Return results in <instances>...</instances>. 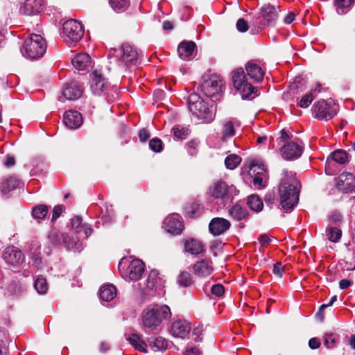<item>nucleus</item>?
<instances>
[{"label": "nucleus", "mask_w": 355, "mask_h": 355, "mask_svg": "<svg viewBox=\"0 0 355 355\" xmlns=\"http://www.w3.org/2000/svg\"><path fill=\"white\" fill-rule=\"evenodd\" d=\"M211 293L216 297H220L225 293L224 286L220 284H214L211 286Z\"/></svg>", "instance_id": "57"}, {"label": "nucleus", "mask_w": 355, "mask_h": 355, "mask_svg": "<svg viewBox=\"0 0 355 355\" xmlns=\"http://www.w3.org/2000/svg\"><path fill=\"white\" fill-rule=\"evenodd\" d=\"M91 58L87 53H78L71 60L73 67L78 70H85L89 65Z\"/></svg>", "instance_id": "25"}, {"label": "nucleus", "mask_w": 355, "mask_h": 355, "mask_svg": "<svg viewBox=\"0 0 355 355\" xmlns=\"http://www.w3.org/2000/svg\"><path fill=\"white\" fill-rule=\"evenodd\" d=\"M232 82L236 89H241L243 85L247 83L245 73L243 68H238L233 71Z\"/></svg>", "instance_id": "31"}, {"label": "nucleus", "mask_w": 355, "mask_h": 355, "mask_svg": "<svg viewBox=\"0 0 355 355\" xmlns=\"http://www.w3.org/2000/svg\"><path fill=\"white\" fill-rule=\"evenodd\" d=\"M182 241L184 251L192 255L198 256L205 251L203 243L195 238L185 239Z\"/></svg>", "instance_id": "16"}, {"label": "nucleus", "mask_w": 355, "mask_h": 355, "mask_svg": "<svg viewBox=\"0 0 355 355\" xmlns=\"http://www.w3.org/2000/svg\"><path fill=\"white\" fill-rule=\"evenodd\" d=\"M19 290V288L17 286V284L15 282H12L7 286L5 295L8 297H12L17 295Z\"/></svg>", "instance_id": "51"}, {"label": "nucleus", "mask_w": 355, "mask_h": 355, "mask_svg": "<svg viewBox=\"0 0 355 355\" xmlns=\"http://www.w3.org/2000/svg\"><path fill=\"white\" fill-rule=\"evenodd\" d=\"M330 155L332 160L340 164L349 162L350 157L345 150L340 149L334 150Z\"/></svg>", "instance_id": "37"}, {"label": "nucleus", "mask_w": 355, "mask_h": 355, "mask_svg": "<svg viewBox=\"0 0 355 355\" xmlns=\"http://www.w3.org/2000/svg\"><path fill=\"white\" fill-rule=\"evenodd\" d=\"M202 211V207L198 203H193L188 210V213L191 218H196L199 216Z\"/></svg>", "instance_id": "52"}, {"label": "nucleus", "mask_w": 355, "mask_h": 355, "mask_svg": "<svg viewBox=\"0 0 355 355\" xmlns=\"http://www.w3.org/2000/svg\"><path fill=\"white\" fill-rule=\"evenodd\" d=\"M235 135V129L233 123L231 121L224 124L223 128V137H231Z\"/></svg>", "instance_id": "47"}, {"label": "nucleus", "mask_w": 355, "mask_h": 355, "mask_svg": "<svg viewBox=\"0 0 355 355\" xmlns=\"http://www.w3.org/2000/svg\"><path fill=\"white\" fill-rule=\"evenodd\" d=\"M196 48V44L194 42L184 40L178 45V55L183 60L190 59Z\"/></svg>", "instance_id": "24"}, {"label": "nucleus", "mask_w": 355, "mask_h": 355, "mask_svg": "<svg viewBox=\"0 0 355 355\" xmlns=\"http://www.w3.org/2000/svg\"><path fill=\"white\" fill-rule=\"evenodd\" d=\"M3 260L11 266H17L24 261V256L22 252L15 246L6 248L2 254Z\"/></svg>", "instance_id": "12"}, {"label": "nucleus", "mask_w": 355, "mask_h": 355, "mask_svg": "<svg viewBox=\"0 0 355 355\" xmlns=\"http://www.w3.org/2000/svg\"><path fill=\"white\" fill-rule=\"evenodd\" d=\"M247 204L252 210L257 212L261 211L263 207V202L257 195L248 196Z\"/></svg>", "instance_id": "36"}, {"label": "nucleus", "mask_w": 355, "mask_h": 355, "mask_svg": "<svg viewBox=\"0 0 355 355\" xmlns=\"http://www.w3.org/2000/svg\"><path fill=\"white\" fill-rule=\"evenodd\" d=\"M336 340L333 334H325L324 336V345L331 349L335 346Z\"/></svg>", "instance_id": "53"}, {"label": "nucleus", "mask_w": 355, "mask_h": 355, "mask_svg": "<svg viewBox=\"0 0 355 355\" xmlns=\"http://www.w3.org/2000/svg\"><path fill=\"white\" fill-rule=\"evenodd\" d=\"M188 108L193 115H196L198 119L202 122L209 123L211 122L214 117V113L207 107L201 97L196 92L189 94L187 99Z\"/></svg>", "instance_id": "3"}, {"label": "nucleus", "mask_w": 355, "mask_h": 355, "mask_svg": "<svg viewBox=\"0 0 355 355\" xmlns=\"http://www.w3.org/2000/svg\"><path fill=\"white\" fill-rule=\"evenodd\" d=\"M202 326L198 325V327H195L193 331V334L195 335L196 337L194 338V340L196 342H200L202 341V338H200V335L202 334Z\"/></svg>", "instance_id": "62"}, {"label": "nucleus", "mask_w": 355, "mask_h": 355, "mask_svg": "<svg viewBox=\"0 0 355 355\" xmlns=\"http://www.w3.org/2000/svg\"><path fill=\"white\" fill-rule=\"evenodd\" d=\"M312 110L313 113H315L316 118L320 120H329L336 114V112L334 110L332 107L323 99L315 102Z\"/></svg>", "instance_id": "10"}, {"label": "nucleus", "mask_w": 355, "mask_h": 355, "mask_svg": "<svg viewBox=\"0 0 355 355\" xmlns=\"http://www.w3.org/2000/svg\"><path fill=\"white\" fill-rule=\"evenodd\" d=\"M224 82L216 76H211L200 85V91L207 97L213 98L221 92Z\"/></svg>", "instance_id": "8"}, {"label": "nucleus", "mask_w": 355, "mask_h": 355, "mask_svg": "<svg viewBox=\"0 0 355 355\" xmlns=\"http://www.w3.org/2000/svg\"><path fill=\"white\" fill-rule=\"evenodd\" d=\"M230 215L236 220H241L248 217V211L246 209L239 205H234L229 209Z\"/></svg>", "instance_id": "32"}, {"label": "nucleus", "mask_w": 355, "mask_h": 355, "mask_svg": "<svg viewBox=\"0 0 355 355\" xmlns=\"http://www.w3.org/2000/svg\"><path fill=\"white\" fill-rule=\"evenodd\" d=\"M280 205L286 211H291L299 201L300 189L297 182L295 184L288 182L286 180H282L279 186Z\"/></svg>", "instance_id": "2"}, {"label": "nucleus", "mask_w": 355, "mask_h": 355, "mask_svg": "<svg viewBox=\"0 0 355 355\" xmlns=\"http://www.w3.org/2000/svg\"><path fill=\"white\" fill-rule=\"evenodd\" d=\"M63 121L70 129L79 128L83 122L82 114L76 110H68L64 114Z\"/></svg>", "instance_id": "17"}, {"label": "nucleus", "mask_w": 355, "mask_h": 355, "mask_svg": "<svg viewBox=\"0 0 355 355\" xmlns=\"http://www.w3.org/2000/svg\"><path fill=\"white\" fill-rule=\"evenodd\" d=\"M281 10L279 6L264 4L259 9V15L253 17L252 25L259 29H264L268 26H275L278 21Z\"/></svg>", "instance_id": "4"}, {"label": "nucleus", "mask_w": 355, "mask_h": 355, "mask_svg": "<svg viewBox=\"0 0 355 355\" xmlns=\"http://www.w3.org/2000/svg\"><path fill=\"white\" fill-rule=\"evenodd\" d=\"M303 148L292 141L284 145L281 149L282 157L287 160L298 159L302 154Z\"/></svg>", "instance_id": "13"}, {"label": "nucleus", "mask_w": 355, "mask_h": 355, "mask_svg": "<svg viewBox=\"0 0 355 355\" xmlns=\"http://www.w3.org/2000/svg\"><path fill=\"white\" fill-rule=\"evenodd\" d=\"M127 340L136 350L144 353L148 352L146 349L148 344L142 339L141 336L135 331L127 338Z\"/></svg>", "instance_id": "26"}, {"label": "nucleus", "mask_w": 355, "mask_h": 355, "mask_svg": "<svg viewBox=\"0 0 355 355\" xmlns=\"http://www.w3.org/2000/svg\"><path fill=\"white\" fill-rule=\"evenodd\" d=\"M91 89L94 95L100 96L107 89L108 82L96 70L92 73Z\"/></svg>", "instance_id": "15"}, {"label": "nucleus", "mask_w": 355, "mask_h": 355, "mask_svg": "<svg viewBox=\"0 0 355 355\" xmlns=\"http://www.w3.org/2000/svg\"><path fill=\"white\" fill-rule=\"evenodd\" d=\"M109 3L116 12H123L130 5L129 0H109Z\"/></svg>", "instance_id": "38"}, {"label": "nucleus", "mask_w": 355, "mask_h": 355, "mask_svg": "<svg viewBox=\"0 0 355 355\" xmlns=\"http://www.w3.org/2000/svg\"><path fill=\"white\" fill-rule=\"evenodd\" d=\"M241 157L236 154L228 155L225 159V165L227 169L233 170L236 168L241 162Z\"/></svg>", "instance_id": "42"}, {"label": "nucleus", "mask_w": 355, "mask_h": 355, "mask_svg": "<svg viewBox=\"0 0 355 355\" xmlns=\"http://www.w3.org/2000/svg\"><path fill=\"white\" fill-rule=\"evenodd\" d=\"M173 133L175 137L180 139H185L189 134V130L187 128L182 127L180 125H177L173 128Z\"/></svg>", "instance_id": "46"}, {"label": "nucleus", "mask_w": 355, "mask_h": 355, "mask_svg": "<svg viewBox=\"0 0 355 355\" xmlns=\"http://www.w3.org/2000/svg\"><path fill=\"white\" fill-rule=\"evenodd\" d=\"M209 191L211 197L214 199L222 200L223 202L229 201L232 198L228 185L221 180L214 182L209 187Z\"/></svg>", "instance_id": "9"}, {"label": "nucleus", "mask_w": 355, "mask_h": 355, "mask_svg": "<svg viewBox=\"0 0 355 355\" xmlns=\"http://www.w3.org/2000/svg\"><path fill=\"white\" fill-rule=\"evenodd\" d=\"M178 217V215L173 214L168 216L164 220L166 230L173 235L180 234L184 228L182 221Z\"/></svg>", "instance_id": "21"}, {"label": "nucleus", "mask_w": 355, "mask_h": 355, "mask_svg": "<svg viewBox=\"0 0 355 355\" xmlns=\"http://www.w3.org/2000/svg\"><path fill=\"white\" fill-rule=\"evenodd\" d=\"M193 276L187 271H182L177 277V283L180 286L189 287L193 284Z\"/></svg>", "instance_id": "35"}, {"label": "nucleus", "mask_w": 355, "mask_h": 355, "mask_svg": "<svg viewBox=\"0 0 355 355\" xmlns=\"http://www.w3.org/2000/svg\"><path fill=\"white\" fill-rule=\"evenodd\" d=\"M321 345L320 340L316 337L311 338L309 340V347L311 349H318Z\"/></svg>", "instance_id": "61"}, {"label": "nucleus", "mask_w": 355, "mask_h": 355, "mask_svg": "<svg viewBox=\"0 0 355 355\" xmlns=\"http://www.w3.org/2000/svg\"><path fill=\"white\" fill-rule=\"evenodd\" d=\"M104 95L106 96L107 102L111 103L119 98V93L116 87L107 86V89L104 92Z\"/></svg>", "instance_id": "45"}, {"label": "nucleus", "mask_w": 355, "mask_h": 355, "mask_svg": "<svg viewBox=\"0 0 355 355\" xmlns=\"http://www.w3.org/2000/svg\"><path fill=\"white\" fill-rule=\"evenodd\" d=\"M313 100V94L309 92L304 95L297 103V105L301 108H307Z\"/></svg>", "instance_id": "49"}, {"label": "nucleus", "mask_w": 355, "mask_h": 355, "mask_svg": "<svg viewBox=\"0 0 355 355\" xmlns=\"http://www.w3.org/2000/svg\"><path fill=\"white\" fill-rule=\"evenodd\" d=\"M264 201L267 207L270 209L272 208L273 205L275 204L276 196L274 192H268L264 197Z\"/></svg>", "instance_id": "54"}, {"label": "nucleus", "mask_w": 355, "mask_h": 355, "mask_svg": "<svg viewBox=\"0 0 355 355\" xmlns=\"http://www.w3.org/2000/svg\"><path fill=\"white\" fill-rule=\"evenodd\" d=\"M46 51V44L44 38L37 34H31L24 42L21 49L23 55L30 59L42 57Z\"/></svg>", "instance_id": "5"}, {"label": "nucleus", "mask_w": 355, "mask_h": 355, "mask_svg": "<svg viewBox=\"0 0 355 355\" xmlns=\"http://www.w3.org/2000/svg\"><path fill=\"white\" fill-rule=\"evenodd\" d=\"M150 137V132L148 129L144 128L139 132V138L141 142L146 141Z\"/></svg>", "instance_id": "60"}, {"label": "nucleus", "mask_w": 355, "mask_h": 355, "mask_svg": "<svg viewBox=\"0 0 355 355\" xmlns=\"http://www.w3.org/2000/svg\"><path fill=\"white\" fill-rule=\"evenodd\" d=\"M64 209V206L63 205H55L53 209L51 221L55 222L60 216Z\"/></svg>", "instance_id": "58"}, {"label": "nucleus", "mask_w": 355, "mask_h": 355, "mask_svg": "<svg viewBox=\"0 0 355 355\" xmlns=\"http://www.w3.org/2000/svg\"><path fill=\"white\" fill-rule=\"evenodd\" d=\"M236 26L237 31L241 33H245L249 29L248 23L243 18H240L237 20Z\"/></svg>", "instance_id": "55"}, {"label": "nucleus", "mask_w": 355, "mask_h": 355, "mask_svg": "<svg viewBox=\"0 0 355 355\" xmlns=\"http://www.w3.org/2000/svg\"><path fill=\"white\" fill-rule=\"evenodd\" d=\"M144 268L145 265L143 261L139 259L132 260L127 268L129 279L132 281L139 279L144 272Z\"/></svg>", "instance_id": "20"}, {"label": "nucleus", "mask_w": 355, "mask_h": 355, "mask_svg": "<svg viewBox=\"0 0 355 355\" xmlns=\"http://www.w3.org/2000/svg\"><path fill=\"white\" fill-rule=\"evenodd\" d=\"M245 70L250 79L254 82H260L263 79L264 71L254 60H250L245 64Z\"/></svg>", "instance_id": "23"}, {"label": "nucleus", "mask_w": 355, "mask_h": 355, "mask_svg": "<svg viewBox=\"0 0 355 355\" xmlns=\"http://www.w3.org/2000/svg\"><path fill=\"white\" fill-rule=\"evenodd\" d=\"M49 211V207L46 205H38L32 209V216L34 218L42 220L44 219Z\"/></svg>", "instance_id": "40"}, {"label": "nucleus", "mask_w": 355, "mask_h": 355, "mask_svg": "<svg viewBox=\"0 0 355 355\" xmlns=\"http://www.w3.org/2000/svg\"><path fill=\"white\" fill-rule=\"evenodd\" d=\"M258 241L261 245L264 246V245H268L271 242V239L270 238V236L268 234H261L259 237Z\"/></svg>", "instance_id": "63"}, {"label": "nucleus", "mask_w": 355, "mask_h": 355, "mask_svg": "<svg viewBox=\"0 0 355 355\" xmlns=\"http://www.w3.org/2000/svg\"><path fill=\"white\" fill-rule=\"evenodd\" d=\"M71 227L73 229L76 230L77 232H80L82 231V228L83 225H82V218L80 216H76L73 218L71 220Z\"/></svg>", "instance_id": "56"}, {"label": "nucleus", "mask_w": 355, "mask_h": 355, "mask_svg": "<svg viewBox=\"0 0 355 355\" xmlns=\"http://www.w3.org/2000/svg\"><path fill=\"white\" fill-rule=\"evenodd\" d=\"M62 32L71 42H78L83 36L84 29L76 19H69L63 24Z\"/></svg>", "instance_id": "7"}, {"label": "nucleus", "mask_w": 355, "mask_h": 355, "mask_svg": "<svg viewBox=\"0 0 355 355\" xmlns=\"http://www.w3.org/2000/svg\"><path fill=\"white\" fill-rule=\"evenodd\" d=\"M42 0H26L20 6L21 15L31 16L38 14L42 10Z\"/></svg>", "instance_id": "19"}, {"label": "nucleus", "mask_w": 355, "mask_h": 355, "mask_svg": "<svg viewBox=\"0 0 355 355\" xmlns=\"http://www.w3.org/2000/svg\"><path fill=\"white\" fill-rule=\"evenodd\" d=\"M147 342L153 352L165 351L168 346V340L162 336L150 338L148 339Z\"/></svg>", "instance_id": "27"}, {"label": "nucleus", "mask_w": 355, "mask_h": 355, "mask_svg": "<svg viewBox=\"0 0 355 355\" xmlns=\"http://www.w3.org/2000/svg\"><path fill=\"white\" fill-rule=\"evenodd\" d=\"M336 188L345 193L351 192L355 189V176L350 173H343L338 178H334Z\"/></svg>", "instance_id": "11"}, {"label": "nucleus", "mask_w": 355, "mask_h": 355, "mask_svg": "<svg viewBox=\"0 0 355 355\" xmlns=\"http://www.w3.org/2000/svg\"><path fill=\"white\" fill-rule=\"evenodd\" d=\"M328 239L333 243H338L342 236V230L336 227H329L326 230Z\"/></svg>", "instance_id": "41"}, {"label": "nucleus", "mask_w": 355, "mask_h": 355, "mask_svg": "<svg viewBox=\"0 0 355 355\" xmlns=\"http://www.w3.org/2000/svg\"><path fill=\"white\" fill-rule=\"evenodd\" d=\"M193 268L196 275L202 277L210 275L213 270L212 267L204 259L197 261Z\"/></svg>", "instance_id": "29"}, {"label": "nucleus", "mask_w": 355, "mask_h": 355, "mask_svg": "<svg viewBox=\"0 0 355 355\" xmlns=\"http://www.w3.org/2000/svg\"><path fill=\"white\" fill-rule=\"evenodd\" d=\"M231 227L230 222L223 218H214L209 224V230L214 236H220Z\"/></svg>", "instance_id": "14"}, {"label": "nucleus", "mask_w": 355, "mask_h": 355, "mask_svg": "<svg viewBox=\"0 0 355 355\" xmlns=\"http://www.w3.org/2000/svg\"><path fill=\"white\" fill-rule=\"evenodd\" d=\"M83 89L78 82L72 81L65 84L62 95L68 100H76L83 94Z\"/></svg>", "instance_id": "18"}, {"label": "nucleus", "mask_w": 355, "mask_h": 355, "mask_svg": "<svg viewBox=\"0 0 355 355\" xmlns=\"http://www.w3.org/2000/svg\"><path fill=\"white\" fill-rule=\"evenodd\" d=\"M69 236L58 231L57 229H51L48 235L49 243L53 245H60L62 243H67Z\"/></svg>", "instance_id": "28"}, {"label": "nucleus", "mask_w": 355, "mask_h": 355, "mask_svg": "<svg viewBox=\"0 0 355 355\" xmlns=\"http://www.w3.org/2000/svg\"><path fill=\"white\" fill-rule=\"evenodd\" d=\"M190 330L191 327L186 320H179L172 324L171 332L173 336L184 338Z\"/></svg>", "instance_id": "22"}, {"label": "nucleus", "mask_w": 355, "mask_h": 355, "mask_svg": "<svg viewBox=\"0 0 355 355\" xmlns=\"http://www.w3.org/2000/svg\"><path fill=\"white\" fill-rule=\"evenodd\" d=\"M354 0H334V6L336 7L338 14H345V8L350 7L354 3Z\"/></svg>", "instance_id": "43"}, {"label": "nucleus", "mask_w": 355, "mask_h": 355, "mask_svg": "<svg viewBox=\"0 0 355 355\" xmlns=\"http://www.w3.org/2000/svg\"><path fill=\"white\" fill-rule=\"evenodd\" d=\"M238 91H240L241 93L242 98L247 99V98H253L254 97L252 96V94H256V92H257V89L256 87H254L252 84L250 83H245L243 85L241 89H237Z\"/></svg>", "instance_id": "39"}, {"label": "nucleus", "mask_w": 355, "mask_h": 355, "mask_svg": "<svg viewBox=\"0 0 355 355\" xmlns=\"http://www.w3.org/2000/svg\"><path fill=\"white\" fill-rule=\"evenodd\" d=\"M330 220L335 223H341L343 220V216L340 212L336 211L331 214Z\"/></svg>", "instance_id": "64"}, {"label": "nucleus", "mask_w": 355, "mask_h": 355, "mask_svg": "<svg viewBox=\"0 0 355 355\" xmlns=\"http://www.w3.org/2000/svg\"><path fill=\"white\" fill-rule=\"evenodd\" d=\"M266 168L261 162H252L250 165V173L254 175H261L266 173Z\"/></svg>", "instance_id": "44"}, {"label": "nucleus", "mask_w": 355, "mask_h": 355, "mask_svg": "<svg viewBox=\"0 0 355 355\" xmlns=\"http://www.w3.org/2000/svg\"><path fill=\"white\" fill-rule=\"evenodd\" d=\"M19 185V181L17 178L13 177H10L9 178H7L4 180L1 183L0 186V190L1 191L6 194L11 191L15 189Z\"/></svg>", "instance_id": "34"}, {"label": "nucleus", "mask_w": 355, "mask_h": 355, "mask_svg": "<svg viewBox=\"0 0 355 355\" xmlns=\"http://www.w3.org/2000/svg\"><path fill=\"white\" fill-rule=\"evenodd\" d=\"M116 295V289L112 284L103 286L99 291V297L105 302L112 300Z\"/></svg>", "instance_id": "30"}, {"label": "nucleus", "mask_w": 355, "mask_h": 355, "mask_svg": "<svg viewBox=\"0 0 355 355\" xmlns=\"http://www.w3.org/2000/svg\"><path fill=\"white\" fill-rule=\"evenodd\" d=\"M171 316V309L167 305H152L142 311V326L144 329L155 330L160 326L163 320L169 319Z\"/></svg>", "instance_id": "1"}, {"label": "nucleus", "mask_w": 355, "mask_h": 355, "mask_svg": "<svg viewBox=\"0 0 355 355\" xmlns=\"http://www.w3.org/2000/svg\"><path fill=\"white\" fill-rule=\"evenodd\" d=\"M142 60L141 52L137 48L128 43L123 44L120 49L119 60L127 67L139 64Z\"/></svg>", "instance_id": "6"}, {"label": "nucleus", "mask_w": 355, "mask_h": 355, "mask_svg": "<svg viewBox=\"0 0 355 355\" xmlns=\"http://www.w3.org/2000/svg\"><path fill=\"white\" fill-rule=\"evenodd\" d=\"M149 147L153 151L159 153L163 150V144L160 139L155 137L150 140Z\"/></svg>", "instance_id": "48"}, {"label": "nucleus", "mask_w": 355, "mask_h": 355, "mask_svg": "<svg viewBox=\"0 0 355 355\" xmlns=\"http://www.w3.org/2000/svg\"><path fill=\"white\" fill-rule=\"evenodd\" d=\"M35 289L39 293L43 294L47 291V283L44 278H37L34 284Z\"/></svg>", "instance_id": "50"}, {"label": "nucleus", "mask_w": 355, "mask_h": 355, "mask_svg": "<svg viewBox=\"0 0 355 355\" xmlns=\"http://www.w3.org/2000/svg\"><path fill=\"white\" fill-rule=\"evenodd\" d=\"M31 258L33 263L40 267L42 264V258L40 257V245L38 242H32L30 245Z\"/></svg>", "instance_id": "33"}, {"label": "nucleus", "mask_w": 355, "mask_h": 355, "mask_svg": "<svg viewBox=\"0 0 355 355\" xmlns=\"http://www.w3.org/2000/svg\"><path fill=\"white\" fill-rule=\"evenodd\" d=\"M272 272L279 277L282 276V274L284 272V269L281 262H277L273 265Z\"/></svg>", "instance_id": "59"}]
</instances>
